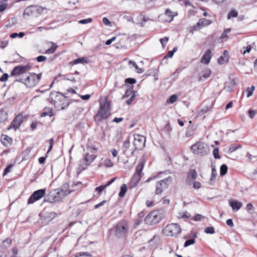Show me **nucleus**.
Segmentation results:
<instances>
[{"instance_id": "11", "label": "nucleus", "mask_w": 257, "mask_h": 257, "mask_svg": "<svg viewBox=\"0 0 257 257\" xmlns=\"http://www.w3.org/2000/svg\"><path fill=\"white\" fill-rule=\"evenodd\" d=\"M44 10V8L38 5L30 6L25 9L23 15L30 16L36 14H41Z\"/></svg>"}, {"instance_id": "4", "label": "nucleus", "mask_w": 257, "mask_h": 257, "mask_svg": "<svg viewBox=\"0 0 257 257\" xmlns=\"http://www.w3.org/2000/svg\"><path fill=\"white\" fill-rule=\"evenodd\" d=\"M30 68L31 65H18L12 71L10 76L15 77L16 81L23 82Z\"/></svg>"}, {"instance_id": "25", "label": "nucleus", "mask_w": 257, "mask_h": 257, "mask_svg": "<svg viewBox=\"0 0 257 257\" xmlns=\"http://www.w3.org/2000/svg\"><path fill=\"white\" fill-rule=\"evenodd\" d=\"M89 63H90V62L89 61L87 57H82L77 58L74 60V61L73 62V64H77L78 63L88 64Z\"/></svg>"}, {"instance_id": "50", "label": "nucleus", "mask_w": 257, "mask_h": 257, "mask_svg": "<svg viewBox=\"0 0 257 257\" xmlns=\"http://www.w3.org/2000/svg\"><path fill=\"white\" fill-rule=\"evenodd\" d=\"M13 165L9 164L4 170L3 176L6 175L8 173L10 172L11 169L13 167Z\"/></svg>"}, {"instance_id": "1", "label": "nucleus", "mask_w": 257, "mask_h": 257, "mask_svg": "<svg viewBox=\"0 0 257 257\" xmlns=\"http://www.w3.org/2000/svg\"><path fill=\"white\" fill-rule=\"evenodd\" d=\"M130 229L128 221L127 220L122 219L114 226L112 231L115 238L125 239L130 232Z\"/></svg>"}, {"instance_id": "55", "label": "nucleus", "mask_w": 257, "mask_h": 257, "mask_svg": "<svg viewBox=\"0 0 257 257\" xmlns=\"http://www.w3.org/2000/svg\"><path fill=\"white\" fill-rule=\"evenodd\" d=\"M9 78V75L7 73L4 74L0 78V81L2 82L6 81Z\"/></svg>"}, {"instance_id": "38", "label": "nucleus", "mask_w": 257, "mask_h": 257, "mask_svg": "<svg viewBox=\"0 0 257 257\" xmlns=\"http://www.w3.org/2000/svg\"><path fill=\"white\" fill-rule=\"evenodd\" d=\"M103 163L106 167H111L113 166V163L109 159L104 160Z\"/></svg>"}, {"instance_id": "33", "label": "nucleus", "mask_w": 257, "mask_h": 257, "mask_svg": "<svg viewBox=\"0 0 257 257\" xmlns=\"http://www.w3.org/2000/svg\"><path fill=\"white\" fill-rule=\"evenodd\" d=\"M12 141V139L6 135L4 136L2 138V143L6 146L11 144Z\"/></svg>"}, {"instance_id": "56", "label": "nucleus", "mask_w": 257, "mask_h": 257, "mask_svg": "<svg viewBox=\"0 0 257 257\" xmlns=\"http://www.w3.org/2000/svg\"><path fill=\"white\" fill-rule=\"evenodd\" d=\"M8 4L6 3H3L0 4V12H4L7 8Z\"/></svg>"}, {"instance_id": "40", "label": "nucleus", "mask_w": 257, "mask_h": 257, "mask_svg": "<svg viewBox=\"0 0 257 257\" xmlns=\"http://www.w3.org/2000/svg\"><path fill=\"white\" fill-rule=\"evenodd\" d=\"M197 177V174L195 170H191L190 171L188 177H191L192 180H195Z\"/></svg>"}, {"instance_id": "37", "label": "nucleus", "mask_w": 257, "mask_h": 257, "mask_svg": "<svg viewBox=\"0 0 257 257\" xmlns=\"http://www.w3.org/2000/svg\"><path fill=\"white\" fill-rule=\"evenodd\" d=\"M238 15V13L237 11H236L235 10H231L228 14L227 15V19H230L231 17L232 18H235Z\"/></svg>"}, {"instance_id": "7", "label": "nucleus", "mask_w": 257, "mask_h": 257, "mask_svg": "<svg viewBox=\"0 0 257 257\" xmlns=\"http://www.w3.org/2000/svg\"><path fill=\"white\" fill-rule=\"evenodd\" d=\"M191 151L195 154L202 156L207 155L209 152L208 146L203 142H198L192 145Z\"/></svg>"}, {"instance_id": "53", "label": "nucleus", "mask_w": 257, "mask_h": 257, "mask_svg": "<svg viewBox=\"0 0 257 257\" xmlns=\"http://www.w3.org/2000/svg\"><path fill=\"white\" fill-rule=\"evenodd\" d=\"M125 82L129 84H134L136 82V80L134 78H128L125 79Z\"/></svg>"}, {"instance_id": "8", "label": "nucleus", "mask_w": 257, "mask_h": 257, "mask_svg": "<svg viewBox=\"0 0 257 257\" xmlns=\"http://www.w3.org/2000/svg\"><path fill=\"white\" fill-rule=\"evenodd\" d=\"M172 180L171 177L158 181L156 184L155 193L156 195H161L163 191L167 189L172 183Z\"/></svg>"}, {"instance_id": "46", "label": "nucleus", "mask_w": 257, "mask_h": 257, "mask_svg": "<svg viewBox=\"0 0 257 257\" xmlns=\"http://www.w3.org/2000/svg\"><path fill=\"white\" fill-rule=\"evenodd\" d=\"M195 243L194 238L187 240L184 243V247H187L190 245L193 244Z\"/></svg>"}, {"instance_id": "54", "label": "nucleus", "mask_w": 257, "mask_h": 257, "mask_svg": "<svg viewBox=\"0 0 257 257\" xmlns=\"http://www.w3.org/2000/svg\"><path fill=\"white\" fill-rule=\"evenodd\" d=\"M49 142L50 144V146L47 152V154L49 153V152H50L53 148V146L54 145V139L53 138H51V139L49 140Z\"/></svg>"}, {"instance_id": "15", "label": "nucleus", "mask_w": 257, "mask_h": 257, "mask_svg": "<svg viewBox=\"0 0 257 257\" xmlns=\"http://www.w3.org/2000/svg\"><path fill=\"white\" fill-rule=\"evenodd\" d=\"M57 214L55 212H51L47 213L42 218V223L47 224L53 219L56 216Z\"/></svg>"}, {"instance_id": "27", "label": "nucleus", "mask_w": 257, "mask_h": 257, "mask_svg": "<svg viewBox=\"0 0 257 257\" xmlns=\"http://www.w3.org/2000/svg\"><path fill=\"white\" fill-rule=\"evenodd\" d=\"M51 43L52 44V46L50 47V48L46 50L45 53V54H53L55 52L57 48V45L55 43L52 42H51Z\"/></svg>"}, {"instance_id": "52", "label": "nucleus", "mask_w": 257, "mask_h": 257, "mask_svg": "<svg viewBox=\"0 0 257 257\" xmlns=\"http://www.w3.org/2000/svg\"><path fill=\"white\" fill-rule=\"evenodd\" d=\"M136 97V92H134V93L132 95L130 98L126 100V103L128 105H130L132 101L134 100V99Z\"/></svg>"}, {"instance_id": "32", "label": "nucleus", "mask_w": 257, "mask_h": 257, "mask_svg": "<svg viewBox=\"0 0 257 257\" xmlns=\"http://www.w3.org/2000/svg\"><path fill=\"white\" fill-rule=\"evenodd\" d=\"M127 187L126 185L124 184H122L120 187V190L118 194L119 196L120 197H123L125 195Z\"/></svg>"}, {"instance_id": "20", "label": "nucleus", "mask_w": 257, "mask_h": 257, "mask_svg": "<svg viewBox=\"0 0 257 257\" xmlns=\"http://www.w3.org/2000/svg\"><path fill=\"white\" fill-rule=\"evenodd\" d=\"M229 205L231 207L233 210L237 211L242 207V203L236 200H229Z\"/></svg>"}, {"instance_id": "60", "label": "nucleus", "mask_w": 257, "mask_h": 257, "mask_svg": "<svg viewBox=\"0 0 257 257\" xmlns=\"http://www.w3.org/2000/svg\"><path fill=\"white\" fill-rule=\"evenodd\" d=\"M53 114V112L52 111H50L49 112H44L41 113V116L42 117H44L46 115H49L50 116H52Z\"/></svg>"}, {"instance_id": "41", "label": "nucleus", "mask_w": 257, "mask_h": 257, "mask_svg": "<svg viewBox=\"0 0 257 257\" xmlns=\"http://www.w3.org/2000/svg\"><path fill=\"white\" fill-rule=\"evenodd\" d=\"M204 232L207 234H213L215 232L214 228L212 226L207 227L205 229Z\"/></svg>"}, {"instance_id": "16", "label": "nucleus", "mask_w": 257, "mask_h": 257, "mask_svg": "<svg viewBox=\"0 0 257 257\" xmlns=\"http://www.w3.org/2000/svg\"><path fill=\"white\" fill-rule=\"evenodd\" d=\"M211 58V52L210 49L207 50L203 55L201 62L205 64H208L210 62Z\"/></svg>"}, {"instance_id": "22", "label": "nucleus", "mask_w": 257, "mask_h": 257, "mask_svg": "<svg viewBox=\"0 0 257 257\" xmlns=\"http://www.w3.org/2000/svg\"><path fill=\"white\" fill-rule=\"evenodd\" d=\"M141 177L142 176L141 175L135 174L130 183V187L134 188L136 186L141 180Z\"/></svg>"}, {"instance_id": "2", "label": "nucleus", "mask_w": 257, "mask_h": 257, "mask_svg": "<svg viewBox=\"0 0 257 257\" xmlns=\"http://www.w3.org/2000/svg\"><path fill=\"white\" fill-rule=\"evenodd\" d=\"M49 100L58 109H64L69 104L66 97L59 92H52L50 94Z\"/></svg>"}, {"instance_id": "44", "label": "nucleus", "mask_w": 257, "mask_h": 257, "mask_svg": "<svg viewBox=\"0 0 257 257\" xmlns=\"http://www.w3.org/2000/svg\"><path fill=\"white\" fill-rule=\"evenodd\" d=\"M130 146V143L128 140L125 141L123 144V152H125Z\"/></svg>"}, {"instance_id": "59", "label": "nucleus", "mask_w": 257, "mask_h": 257, "mask_svg": "<svg viewBox=\"0 0 257 257\" xmlns=\"http://www.w3.org/2000/svg\"><path fill=\"white\" fill-rule=\"evenodd\" d=\"M36 59L38 62H42L46 59V57L44 56L41 55L37 57Z\"/></svg>"}, {"instance_id": "10", "label": "nucleus", "mask_w": 257, "mask_h": 257, "mask_svg": "<svg viewBox=\"0 0 257 257\" xmlns=\"http://www.w3.org/2000/svg\"><path fill=\"white\" fill-rule=\"evenodd\" d=\"M162 216L158 211H154L149 213L145 219L146 224L154 225L159 223L162 219Z\"/></svg>"}, {"instance_id": "30", "label": "nucleus", "mask_w": 257, "mask_h": 257, "mask_svg": "<svg viewBox=\"0 0 257 257\" xmlns=\"http://www.w3.org/2000/svg\"><path fill=\"white\" fill-rule=\"evenodd\" d=\"M144 167V163L142 162L140 163L136 167L135 174L141 175L142 176V172Z\"/></svg>"}, {"instance_id": "6", "label": "nucleus", "mask_w": 257, "mask_h": 257, "mask_svg": "<svg viewBox=\"0 0 257 257\" xmlns=\"http://www.w3.org/2000/svg\"><path fill=\"white\" fill-rule=\"evenodd\" d=\"M28 74L29 75H26L23 83H24L27 87H33L39 82L41 78L42 73L36 74L35 73H29Z\"/></svg>"}, {"instance_id": "24", "label": "nucleus", "mask_w": 257, "mask_h": 257, "mask_svg": "<svg viewBox=\"0 0 257 257\" xmlns=\"http://www.w3.org/2000/svg\"><path fill=\"white\" fill-rule=\"evenodd\" d=\"M211 74V70L207 69L203 70L199 75V80L203 81L204 79L208 78Z\"/></svg>"}, {"instance_id": "51", "label": "nucleus", "mask_w": 257, "mask_h": 257, "mask_svg": "<svg viewBox=\"0 0 257 257\" xmlns=\"http://www.w3.org/2000/svg\"><path fill=\"white\" fill-rule=\"evenodd\" d=\"M169 40V38L167 37H165L164 38H162L160 39V42L163 47H164Z\"/></svg>"}, {"instance_id": "29", "label": "nucleus", "mask_w": 257, "mask_h": 257, "mask_svg": "<svg viewBox=\"0 0 257 257\" xmlns=\"http://www.w3.org/2000/svg\"><path fill=\"white\" fill-rule=\"evenodd\" d=\"M8 119V113L6 111L0 110V123L4 122Z\"/></svg>"}, {"instance_id": "45", "label": "nucleus", "mask_w": 257, "mask_h": 257, "mask_svg": "<svg viewBox=\"0 0 257 257\" xmlns=\"http://www.w3.org/2000/svg\"><path fill=\"white\" fill-rule=\"evenodd\" d=\"M134 92H135V91H134L132 88H129L128 89H127L125 91L124 97H128L130 96H131Z\"/></svg>"}, {"instance_id": "57", "label": "nucleus", "mask_w": 257, "mask_h": 257, "mask_svg": "<svg viewBox=\"0 0 257 257\" xmlns=\"http://www.w3.org/2000/svg\"><path fill=\"white\" fill-rule=\"evenodd\" d=\"M103 23L106 26H111V23L109 20L106 17L102 19Z\"/></svg>"}, {"instance_id": "36", "label": "nucleus", "mask_w": 257, "mask_h": 257, "mask_svg": "<svg viewBox=\"0 0 257 257\" xmlns=\"http://www.w3.org/2000/svg\"><path fill=\"white\" fill-rule=\"evenodd\" d=\"M158 72V68H153L150 70H149L147 72V75L149 76H155L156 74H157Z\"/></svg>"}, {"instance_id": "63", "label": "nucleus", "mask_w": 257, "mask_h": 257, "mask_svg": "<svg viewBox=\"0 0 257 257\" xmlns=\"http://www.w3.org/2000/svg\"><path fill=\"white\" fill-rule=\"evenodd\" d=\"M203 218H204V217L202 215L197 214L194 217V220L195 221H198L201 220Z\"/></svg>"}, {"instance_id": "43", "label": "nucleus", "mask_w": 257, "mask_h": 257, "mask_svg": "<svg viewBox=\"0 0 257 257\" xmlns=\"http://www.w3.org/2000/svg\"><path fill=\"white\" fill-rule=\"evenodd\" d=\"M88 256V257L91 256V254L87 252H80L76 253L75 257H80V256Z\"/></svg>"}, {"instance_id": "17", "label": "nucleus", "mask_w": 257, "mask_h": 257, "mask_svg": "<svg viewBox=\"0 0 257 257\" xmlns=\"http://www.w3.org/2000/svg\"><path fill=\"white\" fill-rule=\"evenodd\" d=\"M211 24V21L206 19L205 18H202L199 20L198 23H197L196 26H195V29L197 30V29L196 27H198L199 29L202 28V27L208 26L209 25Z\"/></svg>"}, {"instance_id": "35", "label": "nucleus", "mask_w": 257, "mask_h": 257, "mask_svg": "<svg viewBox=\"0 0 257 257\" xmlns=\"http://www.w3.org/2000/svg\"><path fill=\"white\" fill-rule=\"evenodd\" d=\"M178 99V97L176 94H173L170 96V97L167 99V103L172 104L176 102Z\"/></svg>"}, {"instance_id": "9", "label": "nucleus", "mask_w": 257, "mask_h": 257, "mask_svg": "<svg viewBox=\"0 0 257 257\" xmlns=\"http://www.w3.org/2000/svg\"><path fill=\"white\" fill-rule=\"evenodd\" d=\"M181 227L177 223L167 225L164 230L165 234L170 236H177L181 232Z\"/></svg>"}, {"instance_id": "58", "label": "nucleus", "mask_w": 257, "mask_h": 257, "mask_svg": "<svg viewBox=\"0 0 257 257\" xmlns=\"http://www.w3.org/2000/svg\"><path fill=\"white\" fill-rule=\"evenodd\" d=\"M174 54V53L173 52V51H172L171 50L169 51L167 54V55L164 57L163 59L165 60L168 58L172 57L173 56Z\"/></svg>"}, {"instance_id": "14", "label": "nucleus", "mask_w": 257, "mask_h": 257, "mask_svg": "<svg viewBox=\"0 0 257 257\" xmlns=\"http://www.w3.org/2000/svg\"><path fill=\"white\" fill-rule=\"evenodd\" d=\"M23 121V116L21 115H18L14 120L11 122L10 126H9L8 129L10 130L12 128H14L16 130L20 127Z\"/></svg>"}, {"instance_id": "64", "label": "nucleus", "mask_w": 257, "mask_h": 257, "mask_svg": "<svg viewBox=\"0 0 257 257\" xmlns=\"http://www.w3.org/2000/svg\"><path fill=\"white\" fill-rule=\"evenodd\" d=\"M134 67L136 69V70L137 71L138 73L141 74V73H142L144 71V70L143 68H139L138 65H134Z\"/></svg>"}, {"instance_id": "61", "label": "nucleus", "mask_w": 257, "mask_h": 257, "mask_svg": "<svg viewBox=\"0 0 257 257\" xmlns=\"http://www.w3.org/2000/svg\"><path fill=\"white\" fill-rule=\"evenodd\" d=\"M254 207L253 205L251 203H248L246 205V209L248 212L250 211L253 209Z\"/></svg>"}, {"instance_id": "42", "label": "nucleus", "mask_w": 257, "mask_h": 257, "mask_svg": "<svg viewBox=\"0 0 257 257\" xmlns=\"http://www.w3.org/2000/svg\"><path fill=\"white\" fill-rule=\"evenodd\" d=\"M216 175H217V172H216V169L215 168V167H212L211 176V178H210V181H213L215 179Z\"/></svg>"}, {"instance_id": "34", "label": "nucleus", "mask_w": 257, "mask_h": 257, "mask_svg": "<svg viewBox=\"0 0 257 257\" xmlns=\"http://www.w3.org/2000/svg\"><path fill=\"white\" fill-rule=\"evenodd\" d=\"M228 167L226 165L223 164L221 166L220 169V175L222 176L225 175L227 172Z\"/></svg>"}, {"instance_id": "47", "label": "nucleus", "mask_w": 257, "mask_h": 257, "mask_svg": "<svg viewBox=\"0 0 257 257\" xmlns=\"http://www.w3.org/2000/svg\"><path fill=\"white\" fill-rule=\"evenodd\" d=\"M105 185H100L99 187L95 188V191L98 192V194H100L101 192L106 188Z\"/></svg>"}, {"instance_id": "13", "label": "nucleus", "mask_w": 257, "mask_h": 257, "mask_svg": "<svg viewBox=\"0 0 257 257\" xmlns=\"http://www.w3.org/2000/svg\"><path fill=\"white\" fill-rule=\"evenodd\" d=\"M146 138L142 135L136 134L134 135V145L135 150H141L145 146Z\"/></svg>"}, {"instance_id": "21", "label": "nucleus", "mask_w": 257, "mask_h": 257, "mask_svg": "<svg viewBox=\"0 0 257 257\" xmlns=\"http://www.w3.org/2000/svg\"><path fill=\"white\" fill-rule=\"evenodd\" d=\"M229 62V54L228 52L225 50L223 52V55L220 56L218 59V62L219 64H223L224 63H227Z\"/></svg>"}, {"instance_id": "28", "label": "nucleus", "mask_w": 257, "mask_h": 257, "mask_svg": "<svg viewBox=\"0 0 257 257\" xmlns=\"http://www.w3.org/2000/svg\"><path fill=\"white\" fill-rule=\"evenodd\" d=\"M96 158V156L93 155H90L89 154H87L85 157V160L87 163V165H89L91 163H92Z\"/></svg>"}, {"instance_id": "19", "label": "nucleus", "mask_w": 257, "mask_h": 257, "mask_svg": "<svg viewBox=\"0 0 257 257\" xmlns=\"http://www.w3.org/2000/svg\"><path fill=\"white\" fill-rule=\"evenodd\" d=\"M62 77V79L69 80L73 82H76V79L74 76L72 74H62L61 73H59L58 75L55 77V79H57L59 77Z\"/></svg>"}, {"instance_id": "26", "label": "nucleus", "mask_w": 257, "mask_h": 257, "mask_svg": "<svg viewBox=\"0 0 257 257\" xmlns=\"http://www.w3.org/2000/svg\"><path fill=\"white\" fill-rule=\"evenodd\" d=\"M51 43L52 44V46L50 47V48L46 50L45 53V54H53L55 52L57 48V45L55 43L52 42H51Z\"/></svg>"}, {"instance_id": "3", "label": "nucleus", "mask_w": 257, "mask_h": 257, "mask_svg": "<svg viewBox=\"0 0 257 257\" xmlns=\"http://www.w3.org/2000/svg\"><path fill=\"white\" fill-rule=\"evenodd\" d=\"M110 102L106 98L100 102V107L94 116L96 121H101L106 119L111 114Z\"/></svg>"}, {"instance_id": "39", "label": "nucleus", "mask_w": 257, "mask_h": 257, "mask_svg": "<svg viewBox=\"0 0 257 257\" xmlns=\"http://www.w3.org/2000/svg\"><path fill=\"white\" fill-rule=\"evenodd\" d=\"M25 34L24 32H20L19 33H14L10 35V37L12 38H16L17 37L22 38L24 36Z\"/></svg>"}, {"instance_id": "5", "label": "nucleus", "mask_w": 257, "mask_h": 257, "mask_svg": "<svg viewBox=\"0 0 257 257\" xmlns=\"http://www.w3.org/2000/svg\"><path fill=\"white\" fill-rule=\"evenodd\" d=\"M68 193H67L66 191H65L63 190H53L47 195L45 201L50 203L59 202L63 198V197L67 195Z\"/></svg>"}, {"instance_id": "18", "label": "nucleus", "mask_w": 257, "mask_h": 257, "mask_svg": "<svg viewBox=\"0 0 257 257\" xmlns=\"http://www.w3.org/2000/svg\"><path fill=\"white\" fill-rule=\"evenodd\" d=\"M164 15L167 18V19H166V21L170 23L173 20L174 18L177 16L178 14L177 13H174L172 12L170 9H166Z\"/></svg>"}, {"instance_id": "62", "label": "nucleus", "mask_w": 257, "mask_h": 257, "mask_svg": "<svg viewBox=\"0 0 257 257\" xmlns=\"http://www.w3.org/2000/svg\"><path fill=\"white\" fill-rule=\"evenodd\" d=\"M256 111H254V110H251V109H249L248 110L249 116L251 118H252L254 116V115L256 114Z\"/></svg>"}, {"instance_id": "12", "label": "nucleus", "mask_w": 257, "mask_h": 257, "mask_svg": "<svg viewBox=\"0 0 257 257\" xmlns=\"http://www.w3.org/2000/svg\"><path fill=\"white\" fill-rule=\"evenodd\" d=\"M46 193V189H42L35 191L31 195L28 200V204H30L42 198Z\"/></svg>"}, {"instance_id": "48", "label": "nucleus", "mask_w": 257, "mask_h": 257, "mask_svg": "<svg viewBox=\"0 0 257 257\" xmlns=\"http://www.w3.org/2000/svg\"><path fill=\"white\" fill-rule=\"evenodd\" d=\"M213 155L215 159H220V156L219 154V150L217 148L214 149L213 151Z\"/></svg>"}, {"instance_id": "49", "label": "nucleus", "mask_w": 257, "mask_h": 257, "mask_svg": "<svg viewBox=\"0 0 257 257\" xmlns=\"http://www.w3.org/2000/svg\"><path fill=\"white\" fill-rule=\"evenodd\" d=\"M92 22V19L91 18H88L86 19L81 20L79 21V23L81 24H86L87 23H90Z\"/></svg>"}, {"instance_id": "31", "label": "nucleus", "mask_w": 257, "mask_h": 257, "mask_svg": "<svg viewBox=\"0 0 257 257\" xmlns=\"http://www.w3.org/2000/svg\"><path fill=\"white\" fill-rule=\"evenodd\" d=\"M241 148V146L239 145L232 144L229 146V147L228 148V152L229 153H232L235 152L238 149Z\"/></svg>"}, {"instance_id": "23", "label": "nucleus", "mask_w": 257, "mask_h": 257, "mask_svg": "<svg viewBox=\"0 0 257 257\" xmlns=\"http://www.w3.org/2000/svg\"><path fill=\"white\" fill-rule=\"evenodd\" d=\"M236 85V83L235 79H229L228 81L225 83L224 88L226 89L228 91H231L232 88Z\"/></svg>"}]
</instances>
